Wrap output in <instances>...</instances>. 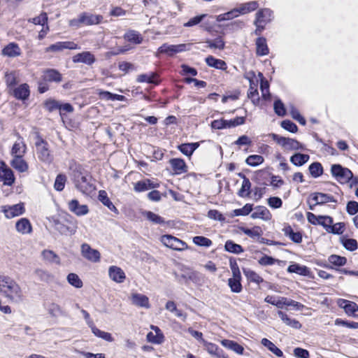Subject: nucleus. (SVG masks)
<instances>
[{
    "label": "nucleus",
    "instance_id": "nucleus-1",
    "mask_svg": "<svg viewBox=\"0 0 358 358\" xmlns=\"http://www.w3.org/2000/svg\"><path fill=\"white\" fill-rule=\"evenodd\" d=\"M0 294L9 302L15 304H20L25 299L20 286L13 279L6 275H0Z\"/></svg>",
    "mask_w": 358,
    "mask_h": 358
},
{
    "label": "nucleus",
    "instance_id": "nucleus-2",
    "mask_svg": "<svg viewBox=\"0 0 358 358\" xmlns=\"http://www.w3.org/2000/svg\"><path fill=\"white\" fill-rule=\"evenodd\" d=\"M71 178L75 187L83 194H88L93 189L91 184V177L87 171L79 164L71 166Z\"/></svg>",
    "mask_w": 358,
    "mask_h": 358
},
{
    "label": "nucleus",
    "instance_id": "nucleus-3",
    "mask_svg": "<svg viewBox=\"0 0 358 358\" xmlns=\"http://www.w3.org/2000/svg\"><path fill=\"white\" fill-rule=\"evenodd\" d=\"M103 17L101 15H96L91 13L83 12L77 18L69 21V25L78 28L82 25L90 26L100 24Z\"/></svg>",
    "mask_w": 358,
    "mask_h": 358
},
{
    "label": "nucleus",
    "instance_id": "nucleus-4",
    "mask_svg": "<svg viewBox=\"0 0 358 358\" xmlns=\"http://www.w3.org/2000/svg\"><path fill=\"white\" fill-rule=\"evenodd\" d=\"M272 139L286 150H303L301 143L295 139L280 136L275 134H270Z\"/></svg>",
    "mask_w": 358,
    "mask_h": 358
},
{
    "label": "nucleus",
    "instance_id": "nucleus-5",
    "mask_svg": "<svg viewBox=\"0 0 358 358\" xmlns=\"http://www.w3.org/2000/svg\"><path fill=\"white\" fill-rule=\"evenodd\" d=\"M38 158L43 162L50 164L53 161V155L50 153L48 143L39 138L35 143Z\"/></svg>",
    "mask_w": 358,
    "mask_h": 358
},
{
    "label": "nucleus",
    "instance_id": "nucleus-6",
    "mask_svg": "<svg viewBox=\"0 0 358 358\" xmlns=\"http://www.w3.org/2000/svg\"><path fill=\"white\" fill-rule=\"evenodd\" d=\"M331 173L342 184L349 182L353 176V173L349 169L344 168L340 164H333L331 167Z\"/></svg>",
    "mask_w": 358,
    "mask_h": 358
},
{
    "label": "nucleus",
    "instance_id": "nucleus-7",
    "mask_svg": "<svg viewBox=\"0 0 358 358\" xmlns=\"http://www.w3.org/2000/svg\"><path fill=\"white\" fill-rule=\"evenodd\" d=\"M163 245L174 250L182 251L187 248V245L182 240L169 234L163 235L160 238Z\"/></svg>",
    "mask_w": 358,
    "mask_h": 358
},
{
    "label": "nucleus",
    "instance_id": "nucleus-8",
    "mask_svg": "<svg viewBox=\"0 0 358 358\" xmlns=\"http://www.w3.org/2000/svg\"><path fill=\"white\" fill-rule=\"evenodd\" d=\"M0 181L6 185H12L15 181L13 171L3 161L0 162Z\"/></svg>",
    "mask_w": 358,
    "mask_h": 358
},
{
    "label": "nucleus",
    "instance_id": "nucleus-9",
    "mask_svg": "<svg viewBox=\"0 0 358 358\" xmlns=\"http://www.w3.org/2000/svg\"><path fill=\"white\" fill-rule=\"evenodd\" d=\"M1 212L4 213L6 218L11 219L24 213V204L20 203L12 206H3L1 207Z\"/></svg>",
    "mask_w": 358,
    "mask_h": 358
},
{
    "label": "nucleus",
    "instance_id": "nucleus-10",
    "mask_svg": "<svg viewBox=\"0 0 358 358\" xmlns=\"http://www.w3.org/2000/svg\"><path fill=\"white\" fill-rule=\"evenodd\" d=\"M81 255L84 258L92 262L96 263L100 261V252L97 250L92 249L87 243L81 245Z\"/></svg>",
    "mask_w": 358,
    "mask_h": 358
},
{
    "label": "nucleus",
    "instance_id": "nucleus-11",
    "mask_svg": "<svg viewBox=\"0 0 358 358\" xmlns=\"http://www.w3.org/2000/svg\"><path fill=\"white\" fill-rule=\"evenodd\" d=\"M66 49L77 50L79 47L73 41H59L50 45L45 49V52H61Z\"/></svg>",
    "mask_w": 358,
    "mask_h": 358
},
{
    "label": "nucleus",
    "instance_id": "nucleus-12",
    "mask_svg": "<svg viewBox=\"0 0 358 358\" xmlns=\"http://www.w3.org/2000/svg\"><path fill=\"white\" fill-rule=\"evenodd\" d=\"M185 47V44L169 45L164 43L158 48L157 54H166L169 56H173L176 53L184 51Z\"/></svg>",
    "mask_w": 358,
    "mask_h": 358
},
{
    "label": "nucleus",
    "instance_id": "nucleus-13",
    "mask_svg": "<svg viewBox=\"0 0 358 358\" xmlns=\"http://www.w3.org/2000/svg\"><path fill=\"white\" fill-rule=\"evenodd\" d=\"M307 219L309 222L313 224H320L323 226L326 229L327 226L333 224V219L329 216L320 215L317 216L312 213H307Z\"/></svg>",
    "mask_w": 358,
    "mask_h": 358
},
{
    "label": "nucleus",
    "instance_id": "nucleus-14",
    "mask_svg": "<svg viewBox=\"0 0 358 358\" xmlns=\"http://www.w3.org/2000/svg\"><path fill=\"white\" fill-rule=\"evenodd\" d=\"M159 187V183L150 179H145L134 183V189L136 192H145Z\"/></svg>",
    "mask_w": 358,
    "mask_h": 358
},
{
    "label": "nucleus",
    "instance_id": "nucleus-15",
    "mask_svg": "<svg viewBox=\"0 0 358 358\" xmlns=\"http://www.w3.org/2000/svg\"><path fill=\"white\" fill-rule=\"evenodd\" d=\"M310 198L314 202V206L322 205L329 202H337L333 196L321 192L313 193Z\"/></svg>",
    "mask_w": 358,
    "mask_h": 358
},
{
    "label": "nucleus",
    "instance_id": "nucleus-16",
    "mask_svg": "<svg viewBox=\"0 0 358 358\" xmlns=\"http://www.w3.org/2000/svg\"><path fill=\"white\" fill-rule=\"evenodd\" d=\"M17 139L14 143L11 149V155L13 157L24 156L27 151V145L22 138L18 134H17Z\"/></svg>",
    "mask_w": 358,
    "mask_h": 358
},
{
    "label": "nucleus",
    "instance_id": "nucleus-17",
    "mask_svg": "<svg viewBox=\"0 0 358 358\" xmlns=\"http://www.w3.org/2000/svg\"><path fill=\"white\" fill-rule=\"evenodd\" d=\"M13 95L18 100H27L30 95L29 86L27 83L20 85L12 90Z\"/></svg>",
    "mask_w": 358,
    "mask_h": 358
},
{
    "label": "nucleus",
    "instance_id": "nucleus-18",
    "mask_svg": "<svg viewBox=\"0 0 358 358\" xmlns=\"http://www.w3.org/2000/svg\"><path fill=\"white\" fill-rule=\"evenodd\" d=\"M72 59L74 63H84L87 65H92L96 60L94 55L88 51L76 54Z\"/></svg>",
    "mask_w": 358,
    "mask_h": 358
},
{
    "label": "nucleus",
    "instance_id": "nucleus-19",
    "mask_svg": "<svg viewBox=\"0 0 358 358\" xmlns=\"http://www.w3.org/2000/svg\"><path fill=\"white\" fill-rule=\"evenodd\" d=\"M69 209L78 216L85 215L88 213L87 205H80L78 200L73 199L68 203Z\"/></svg>",
    "mask_w": 358,
    "mask_h": 358
},
{
    "label": "nucleus",
    "instance_id": "nucleus-20",
    "mask_svg": "<svg viewBox=\"0 0 358 358\" xmlns=\"http://www.w3.org/2000/svg\"><path fill=\"white\" fill-rule=\"evenodd\" d=\"M53 226L55 229L59 232L61 234L73 235L76 231V226H67L58 220H54Z\"/></svg>",
    "mask_w": 358,
    "mask_h": 358
},
{
    "label": "nucleus",
    "instance_id": "nucleus-21",
    "mask_svg": "<svg viewBox=\"0 0 358 358\" xmlns=\"http://www.w3.org/2000/svg\"><path fill=\"white\" fill-rule=\"evenodd\" d=\"M43 79L46 82L59 83L62 81V76L56 69H48L43 71Z\"/></svg>",
    "mask_w": 358,
    "mask_h": 358
},
{
    "label": "nucleus",
    "instance_id": "nucleus-22",
    "mask_svg": "<svg viewBox=\"0 0 358 358\" xmlns=\"http://www.w3.org/2000/svg\"><path fill=\"white\" fill-rule=\"evenodd\" d=\"M22 54L19 45L15 43H10L1 50V55L8 57H16Z\"/></svg>",
    "mask_w": 358,
    "mask_h": 358
},
{
    "label": "nucleus",
    "instance_id": "nucleus-23",
    "mask_svg": "<svg viewBox=\"0 0 358 358\" xmlns=\"http://www.w3.org/2000/svg\"><path fill=\"white\" fill-rule=\"evenodd\" d=\"M203 342L205 346V349L209 354L215 356L217 358H228L227 355H225L224 351L215 343H208L205 341H203Z\"/></svg>",
    "mask_w": 358,
    "mask_h": 358
},
{
    "label": "nucleus",
    "instance_id": "nucleus-24",
    "mask_svg": "<svg viewBox=\"0 0 358 358\" xmlns=\"http://www.w3.org/2000/svg\"><path fill=\"white\" fill-rule=\"evenodd\" d=\"M338 305L339 307L343 308L345 313L348 315H353L358 310V305L356 303L346 299H338Z\"/></svg>",
    "mask_w": 358,
    "mask_h": 358
},
{
    "label": "nucleus",
    "instance_id": "nucleus-25",
    "mask_svg": "<svg viewBox=\"0 0 358 358\" xmlns=\"http://www.w3.org/2000/svg\"><path fill=\"white\" fill-rule=\"evenodd\" d=\"M169 163L175 174H181L187 171V166L185 161L182 159L174 158L169 161Z\"/></svg>",
    "mask_w": 358,
    "mask_h": 358
},
{
    "label": "nucleus",
    "instance_id": "nucleus-26",
    "mask_svg": "<svg viewBox=\"0 0 358 358\" xmlns=\"http://www.w3.org/2000/svg\"><path fill=\"white\" fill-rule=\"evenodd\" d=\"M131 303L138 307L150 308L149 299L144 294L134 293L131 296Z\"/></svg>",
    "mask_w": 358,
    "mask_h": 358
},
{
    "label": "nucleus",
    "instance_id": "nucleus-27",
    "mask_svg": "<svg viewBox=\"0 0 358 358\" xmlns=\"http://www.w3.org/2000/svg\"><path fill=\"white\" fill-rule=\"evenodd\" d=\"M10 165L13 169L20 173L26 172L29 169L28 164L24 160L23 156L13 157Z\"/></svg>",
    "mask_w": 358,
    "mask_h": 358
},
{
    "label": "nucleus",
    "instance_id": "nucleus-28",
    "mask_svg": "<svg viewBox=\"0 0 358 358\" xmlns=\"http://www.w3.org/2000/svg\"><path fill=\"white\" fill-rule=\"evenodd\" d=\"M15 229L17 232L22 234H30L32 230L31 224L27 218H20L15 224Z\"/></svg>",
    "mask_w": 358,
    "mask_h": 358
},
{
    "label": "nucleus",
    "instance_id": "nucleus-29",
    "mask_svg": "<svg viewBox=\"0 0 358 358\" xmlns=\"http://www.w3.org/2000/svg\"><path fill=\"white\" fill-rule=\"evenodd\" d=\"M272 11L268 8H264L258 11L256 14L255 24L260 27V23H265L271 20Z\"/></svg>",
    "mask_w": 358,
    "mask_h": 358
},
{
    "label": "nucleus",
    "instance_id": "nucleus-30",
    "mask_svg": "<svg viewBox=\"0 0 358 358\" xmlns=\"http://www.w3.org/2000/svg\"><path fill=\"white\" fill-rule=\"evenodd\" d=\"M108 273L110 278L116 282H122L125 279L124 272L119 267L110 266Z\"/></svg>",
    "mask_w": 358,
    "mask_h": 358
},
{
    "label": "nucleus",
    "instance_id": "nucleus-31",
    "mask_svg": "<svg viewBox=\"0 0 358 358\" xmlns=\"http://www.w3.org/2000/svg\"><path fill=\"white\" fill-rule=\"evenodd\" d=\"M289 273H294L303 276H308L310 274V269L306 266H301L299 264L294 263L290 264L287 268Z\"/></svg>",
    "mask_w": 358,
    "mask_h": 358
},
{
    "label": "nucleus",
    "instance_id": "nucleus-32",
    "mask_svg": "<svg viewBox=\"0 0 358 358\" xmlns=\"http://www.w3.org/2000/svg\"><path fill=\"white\" fill-rule=\"evenodd\" d=\"M221 344L227 349H229L238 355H243L244 348L238 343L228 339L221 341Z\"/></svg>",
    "mask_w": 358,
    "mask_h": 358
},
{
    "label": "nucleus",
    "instance_id": "nucleus-33",
    "mask_svg": "<svg viewBox=\"0 0 358 358\" xmlns=\"http://www.w3.org/2000/svg\"><path fill=\"white\" fill-rule=\"evenodd\" d=\"M256 53L258 56H264L268 54V48L265 38L259 37L257 38Z\"/></svg>",
    "mask_w": 358,
    "mask_h": 358
},
{
    "label": "nucleus",
    "instance_id": "nucleus-34",
    "mask_svg": "<svg viewBox=\"0 0 358 358\" xmlns=\"http://www.w3.org/2000/svg\"><path fill=\"white\" fill-rule=\"evenodd\" d=\"M278 315L286 325L295 329H299L301 327V324L298 320L289 317L284 312L280 310L278 312Z\"/></svg>",
    "mask_w": 358,
    "mask_h": 358
},
{
    "label": "nucleus",
    "instance_id": "nucleus-35",
    "mask_svg": "<svg viewBox=\"0 0 358 358\" xmlns=\"http://www.w3.org/2000/svg\"><path fill=\"white\" fill-rule=\"evenodd\" d=\"M41 255L43 259L50 264H55L57 265L61 264L59 257L52 250H43Z\"/></svg>",
    "mask_w": 358,
    "mask_h": 358
},
{
    "label": "nucleus",
    "instance_id": "nucleus-36",
    "mask_svg": "<svg viewBox=\"0 0 358 358\" xmlns=\"http://www.w3.org/2000/svg\"><path fill=\"white\" fill-rule=\"evenodd\" d=\"M206 62L208 66L217 69L225 70L227 69V64L224 61L216 59L211 55L206 58Z\"/></svg>",
    "mask_w": 358,
    "mask_h": 358
},
{
    "label": "nucleus",
    "instance_id": "nucleus-37",
    "mask_svg": "<svg viewBox=\"0 0 358 358\" xmlns=\"http://www.w3.org/2000/svg\"><path fill=\"white\" fill-rule=\"evenodd\" d=\"M199 146V143H182L178 146V149L185 155L190 157L194 150Z\"/></svg>",
    "mask_w": 358,
    "mask_h": 358
},
{
    "label": "nucleus",
    "instance_id": "nucleus-38",
    "mask_svg": "<svg viewBox=\"0 0 358 358\" xmlns=\"http://www.w3.org/2000/svg\"><path fill=\"white\" fill-rule=\"evenodd\" d=\"M257 85L250 80V87L248 92V96L251 99L252 102L255 105H257L259 102V92L257 89Z\"/></svg>",
    "mask_w": 358,
    "mask_h": 358
},
{
    "label": "nucleus",
    "instance_id": "nucleus-39",
    "mask_svg": "<svg viewBox=\"0 0 358 358\" xmlns=\"http://www.w3.org/2000/svg\"><path fill=\"white\" fill-rule=\"evenodd\" d=\"M283 231L293 242L299 243L302 241V234L299 231L294 232L290 226L285 227Z\"/></svg>",
    "mask_w": 358,
    "mask_h": 358
},
{
    "label": "nucleus",
    "instance_id": "nucleus-40",
    "mask_svg": "<svg viewBox=\"0 0 358 358\" xmlns=\"http://www.w3.org/2000/svg\"><path fill=\"white\" fill-rule=\"evenodd\" d=\"M310 157L306 154L296 153L290 157V162L295 166H301L306 164Z\"/></svg>",
    "mask_w": 358,
    "mask_h": 358
},
{
    "label": "nucleus",
    "instance_id": "nucleus-41",
    "mask_svg": "<svg viewBox=\"0 0 358 358\" xmlns=\"http://www.w3.org/2000/svg\"><path fill=\"white\" fill-rule=\"evenodd\" d=\"M99 200L106 206H107L110 210L118 213L117 209L111 202L110 199L108 197L107 193L104 190H101L99 192Z\"/></svg>",
    "mask_w": 358,
    "mask_h": 358
},
{
    "label": "nucleus",
    "instance_id": "nucleus-42",
    "mask_svg": "<svg viewBox=\"0 0 358 358\" xmlns=\"http://www.w3.org/2000/svg\"><path fill=\"white\" fill-rule=\"evenodd\" d=\"M261 343L268 348L271 352H272L275 355L278 357H282L283 356V353L280 349H279L273 342L269 341L267 338H262Z\"/></svg>",
    "mask_w": 358,
    "mask_h": 358
},
{
    "label": "nucleus",
    "instance_id": "nucleus-43",
    "mask_svg": "<svg viewBox=\"0 0 358 358\" xmlns=\"http://www.w3.org/2000/svg\"><path fill=\"white\" fill-rule=\"evenodd\" d=\"M137 81L139 83L157 84V74L153 72L141 74L138 76Z\"/></svg>",
    "mask_w": 358,
    "mask_h": 358
},
{
    "label": "nucleus",
    "instance_id": "nucleus-44",
    "mask_svg": "<svg viewBox=\"0 0 358 358\" xmlns=\"http://www.w3.org/2000/svg\"><path fill=\"white\" fill-rule=\"evenodd\" d=\"M243 271L247 279L250 282L259 285L264 280L263 278L259 274H257L252 270L248 268H243Z\"/></svg>",
    "mask_w": 358,
    "mask_h": 358
},
{
    "label": "nucleus",
    "instance_id": "nucleus-45",
    "mask_svg": "<svg viewBox=\"0 0 358 358\" xmlns=\"http://www.w3.org/2000/svg\"><path fill=\"white\" fill-rule=\"evenodd\" d=\"M224 249L226 251L229 252L236 255L241 254L244 251L241 245L235 243L234 241L231 240L226 241L224 245Z\"/></svg>",
    "mask_w": 358,
    "mask_h": 358
},
{
    "label": "nucleus",
    "instance_id": "nucleus-46",
    "mask_svg": "<svg viewBox=\"0 0 358 358\" xmlns=\"http://www.w3.org/2000/svg\"><path fill=\"white\" fill-rule=\"evenodd\" d=\"M243 182L242 186L240 190L238 192V194L241 197H245L249 196L250 193V188H251V182L250 180L245 176L243 175Z\"/></svg>",
    "mask_w": 358,
    "mask_h": 358
},
{
    "label": "nucleus",
    "instance_id": "nucleus-47",
    "mask_svg": "<svg viewBox=\"0 0 358 358\" xmlns=\"http://www.w3.org/2000/svg\"><path fill=\"white\" fill-rule=\"evenodd\" d=\"M34 275L40 281L49 282L52 280V275L47 271L36 268L34 271Z\"/></svg>",
    "mask_w": 358,
    "mask_h": 358
},
{
    "label": "nucleus",
    "instance_id": "nucleus-48",
    "mask_svg": "<svg viewBox=\"0 0 358 358\" xmlns=\"http://www.w3.org/2000/svg\"><path fill=\"white\" fill-rule=\"evenodd\" d=\"M165 308L167 310L173 313L176 317L181 318L182 320H185L186 314L183 313L182 310L177 308L174 301H169L166 303Z\"/></svg>",
    "mask_w": 358,
    "mask_h": 358
},
{
    "label": "nucleus",
    "instance_id": "nucleus-49",
    "mask_svg": "<svg viewBox=\"0 0 358 358\" xmlns=\"http://www.w3.org/2000/svg\"><path fill=\"white\" fill-rule=\"evenodd\" d=\"M124 38L127 41H128L131 43H133L134 44H140L143 41L142 36H141V34L139 33H138L136 31H129L127 32L124 34Z\"/></svg>",
    "mask_w": 358,
    "mask_h": 358
},
{
    "label": "nucleus",
    "instance_id": "nucleus-50",
    "mask_svg": "<svg viewBox=\"0 0 358 358\" xmlns=\"http://www.w3.org/2000/svg\"><path fill=\"white\" fill-rule=\"evenodd\" d=\"M280 303H281L280 308H282L284 306H292L296 310H301L304 307V306L301 303L287 299L286 297H280Z\"/></svg>",
    "mask_w": 358,
    "mask_h": 358
},
{
    "label": "nucleus",
    "instance_id": "nucleus-51",
    "mask_svg": "<svg viewBox=\"0 0 358 358\" xmlns=\"http://www.w3.org/2000/svg\"><path fill=\"white\" fill-rule=\"evenodd\" d=\"M241 11H240L238 9H234L229 12L217 15L216 20L218 22L229 20L238 17L241 14Z\"/></svg>",
    "mask_w": 358,
    "mask_h": 358
},
{
    "label": "nucleus",
    "instance_id": "nucleus-52",
    "mask_svg": "<svg viewBox=\"0 0 358 358\" xmlns=\"http://www.w3.org/2000/svg\"><path fill=\"white\" fill-rule=\"evenodd\" d=\"M328 262L333 266H342L347 262V259L345 257H341L336 255H331L328 258Z\"/></svg>",
    "mask_w": 358,
    "mask_h": 358
},
{
    "label": "nucleus",
    "instance_id": "nucleus-53",
    "mask_svg": "<svg viewBox=\"0 0 358 358\" xmlns=\"http://www.w3.org/2000/svg\"><path fill=\"white\" fill-rule=\"evenodd\" d=\"M269 211L265 207L259 206L256 210L252 213L251 217L253 219L262 218L267 220L268 218Z\"/></svg>",
    "mask_w": 358,
    "mask_h": 358
},
{
    "label": "nucleus",
    "instance_id": "nucleus-54",
    "mask_svg": "<svg viewBox=\"0 0 358 358\" xmlns=\"http://www.w3.org/2000/svg\"><path fill=\"white\" fill-rule=\"evenodd\" d=\"M328 232L334 234H342L345 230V223L338 222L334 224H329L326 229Z\"/></svg>",
    "mask_w": 358,
    "mask_h": 358
},
{
    "label": "nucleus",
    "instance_id": "nucleus-55",
    "mask_svg": "<svg viewBox=\"0 0 358 358\" xmlns=\"http://www.w3.org/2000/svg\"><path fill=\"white\" fill-rule=\"evenodd\" d=\"M264 161V157L259 155H252L245 159V163L250 166H257L262 164Z\"/></svg>",
    "mask_w": 358,
    "mask_h": 358
},
{
    "label": "nucleus",
    "instance_id": "nucleus-56",
    "mask_svg": "<svg viewBox=\"0 0 358 358\" xmlns=\"http://www.w3.org/2000/svg\"><path fill=\"white\" fill-rule=\"evenodd\" d=\"M90 329L96 336L108 342H112L113 341V338L110 333L103 331L96 328L94 325H93Z\"/></svg>",
    "mask_w": 358,
    "mask_h": 358
},
{
    "label": "nucleus",
    "instance_id": "nucleus-57",
    "mask_svg": "<svg viewBox=\"0 0 358 358\" xmlns=\"http://www.w3.org/2000/svg\"><path fill=\"white\" fill-rule=\"evenodd\" d=\"M309 171L313 178H317L322 174L323 168L320 163L314 162L309 166Z\"/></svg>",
    "mask_w": 358,
    "mask_h": 358
},
{
    "label": "nucleus",
    "instance_id": "nucleus-58",
    "mask_svg": "<svg viewBox=\"0 0 358 358\" xmlns=\"http://www.w3.org/2000/svg\"><path fill=\"white\" fill-rule=\"evenodd\" d=\"M241 279L229 278L228 280V285L231 291L234 293H240L242 291V285L241 283Z\"/></svg>",
    "mask_w": 358,
    "mask_h": 358
},
{
    "label": "nucleus",
    "instance_id": "nucleus-59",
    "mask_svg": "<svg viewBox=\"0 0 358 358\" xmlns=\"http://www.w3.org/2000/svg\"><path fill=\"white\" fill-rule=\"evenodd\" d=\"M144 216L150 222L154 224H164L165 221L163 217L157 214L154 213L151 211H145L143 213Z\"/></svg>",
    "mask_w": 358,
    "mask_h": 358
},
{
    "label": "nucleus",
    "instance_id": "nucleus-60",
    "mask_svg": "<svg viewBox=\"0 0 358 358\" xmlns=\"http://www.w3.org/2000/svg\"><path fill=\"white\" fill-rule=\"evenodd\" d=\"M241 231L243 234L251 238L259 237L262 233V229L259 227H255L252 229L242 227Z\"/></svg>",
    "mask_w": 358,
    "mask_h": 358
},
{
    "label": "nucleus",
    "instance_id": "nucleus-61",
    "mask_svg": "<svg viewBox=\"0 0 358 358\" xmlns=\"http://www.w3.org/2000/svg\"><path fill=\"white\" fill-rule=\"evenodd\" d=\"M44 108L50 113L55 110H59V108H60V103L53 99H47L44 103Z\"/></svg>",
    "mask_w": 358,
    "mask_h": 358
},
{
    "label": "nucleus",
    "instance_id": "nucleus-62",
    "mask_svg": "<svg viewBox=\"0 0 358 358\" xmlns=\"http://www.w3.org/2000/svg\"><path fill=\"white\" fill-rule=\"evenodd\" d=\"M67 281L72 286L76 288H80L83 287V282L79 276L73 273H69L67 275Z\"/></svg>",
    "mask_w": 358,
    "mask_h": 358
},
{
    "label": "nucleus",
    "instance_id": "nucleus-63",
    "mask_svg": "<svg viewBox=\"0 0 358 358\" xmlns=\"http://www.w3.org/2000/svg\"><path fill=\"white\" fill-rule=\"evenodd\" d=\"M193 242L194 244L197 245L203 246L206 248L211 246L213 244V242L210 239L201 236L194 237Z\"/></svg>",
    "mask_w": 358,
    "mask_h": 358
},
{
    "label": "nucleus",
    "instance_id": "nucleus-64",
    "mask_svg": "<svg viewBox=\"0 0 358 358\" xmlns=\"http://www.w3.org/2000/svg\"><path fill=\"white\" fill-rule=\"evenodd\" d=\"M5 81L7 86L12 90L17 83L15 73L14 72L6 73L5 75Z\"/></svg>",
    "mask_w": 358,
    "mask_h": 358
}]
</instances>
